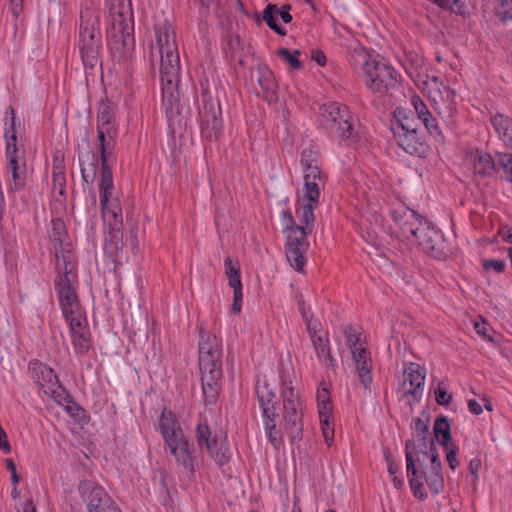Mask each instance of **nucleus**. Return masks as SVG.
I'll use <instances>...</instances> for the list:
<instances>
[{"mask_svg": "<svg viewBox=\"0 0 512 512\" xmlns=\"http://www.w3.org/2000/svg\"><path fill=\"white\" fill-rule=\"evenodd\" d=\"M24 0H10V10L15 17H18L22 12Z\"/></svg>", "mask_w": 512, "mask_h": 512, "instance_id": "680f3d73", "label": "nucleus"}, {"mask_svg": "<svg viewBox=\"0 0 512 512\" xmlns=\"http://www.w3.org/2000/svg\"><path fill=\"white\" fill-rule=\"evenodd\" d=\"M466 162L472 166L474 173L480 176H489L496 169L503 171L490 154L479 150L471 151L466 157Z\"/></svg>", "mask_w": 512, "mask_h": 512, "instance_id": "a878e982", "label": "nucleus"}, {"mask_svg": "<svg viewBox=\"0 0 512 512\" xmlns=\"http://www.w3.org/2000/svg\"><path fill=\"white\" fill-rule=\"evenodd\" d=\"M78 491L88 512H121L108 493L92 480L81 481Z\"/></svg>", "mask_w": 512, "mask_h": 512, "instance_id": "dca6fc26", "label": "nucleus"}, {"mask_svg": "<svg viewBox=\"0 0 512 512\" xmlns=\"http://www.w3.org/2000/svg\"><path fill=\"white\" fill-rule=\"evenodd\" d=\"M483 268L486 271L494 270L497 273H502L505 270V263L498 259H489L483 262Z\"/></svg>", "mask_w": 512, "mask_h": 512, "instance_id": "8fccbe9b", "label": "nucleus"}, {"mask_svg": "<svg viewBox=\"0 0 512 512\" xmlns=\"http://www.w3.org/2000/svg\"><path fill=\"white\" fill-rule=\"evenodd\" d=\"M320 424L323 437L325 438L326 443L330 445L334 437L332 419H320Z\"/></svg>", "mask_w": 512, "mask_h": 512, "instance_id": "09e8293b", "label": "nucleus"}, {"mask_svg": "<svg viewBox=\"0 0 512 512\" xmlns=\"http://www.w3.org/2000/svg\"><path fill=\"white\" fill-rule=\"evenodd\" d=\"M433 4L438 5L442 9L449 10L455 14H464L465 7L462 0H430Z\"/></svg>", "mask_w": 512, "mask_h": 512, "instance_id": "a19ab883", "label": "nucleus"}, {"mask_svg": "<svg viewBox=\"0 0 512 512\" xmlns=\"http://www.w3.org/2000/svg\"><path fill=\"white\" fill-rule=\"evenodd\" d=\"M277 54L279 57H281L283 60H285L287 63H289L293 69L301 68V63L298 59V56L300 55V51L294 50L293 52H290L287 48H280L277 51Z\"/></svg>", "mask_w": 512, "mask_h": 512, "instance_id": "c03bdc74", "label": "nucleus"}, {"mask_svg": "<svg viewBox=\"0 0 512 512\" xmlns=\"http://www.w3.org/2000/svg\"><path fill=\"white\" fill-rule=\"evenodd\" d=\"M56 253L57 276L55 280H62L64 283H78V274L75 256L72 247H63Z\"/></svg>", "mask_w": 512, "mask_h": 512, "instance_id": "b1692460", "label": "nucleus"}, {"mask_svg": "<svg viewBox=\"0 0 512 512\" xmlns=\"http://www.w3.org/2000/svg\"><path fill=\"white\" fill-rule=\"evenodd\" d=\"M289 10H290L289 5H283L281 7V10L277 11L284 23H290L292 20V16L290 15Z\"/></svg>", "mask_w": 512, "mask_h": 512, "instance_id": "69168bd1", "label": "nucleus"}, {"mask_svg": "<svg viewBox=\"0 0 512 512\" xmlns=\"http://www.w3.org/2000/svg\"><path fill=\"white\" fill-rule=\"evenodd\" d=\"M79 38L82 62L85 67L93 69L100 63L101 37L98 16L88 9L81 13Z\"/></svg>", "mask_w": 512, "mask_h": 512, "instance_id": "6e6552de", "label": "nucleus"}, {"mask_svg": "<svg viewBox=\"0 0 512 512\" xmlns=\"http://www.w3.org/2000/svg\"><path fill=\"white\" fill-rule=\"evenodd\" d=\"M97 138L95 147L97 156L87 143L78 146V162L82 179L86 184H92L97 176L98 160L101 163L100 182L105 186L113 182L112 168L116 163V137L118 129L115 121L114 107L109 100H101L97 110Z\"/></svg>", "mask_w": 512, "mask_h": 512, "instance_id": "f03ea898", "label": "nucleus"}, {"mask_svg": "<svg viewBox=\"0 0 512 512\" xmlns=\"http://www.w3.org/2000/svg\"><path fill=\"white\" fill-rule=\"evenodd\" d=\"M411 104L417 113L419 120L422 121L427 131L434 136L441 134L436 118H434L423 102L420 96L413 95L411 97Z\"/></svg>", "mask_w": 512, "mask_h": 512, "instance_id": "c756f323", "label": "nucleus"}, {"mask_svg": "<svg viewBox=\"0 0 512 512\" xmlns=\"http://www.w3.org/2000/svg\"><path fill=\"white\" fill-rule=\"evenodd\" d=\"M391 216L406 240L418 245L423 252L435 258L443 255L438 247L439 232L416 211L405 205H399L391 211Z\"/></svg>", "mask_w": 512, "mask_h": 512, "instance_id": "20e7f679", "label": "nucleus"}, {"mask_svg": "<svg viewBox=\"0 0 512 512\" xmlns=\"http://www.w3.org/2000/svg\"><path fill=\"white\" fill-rule=\"evenodd\" d=\"M69 326L73 348L78 354L87 353L92 347L91 335L87 317H80L66 321Z\"/></svg>", "mask_w": 512, "mask_h": 512, "instance_id": "5701e85b", "label": "nucleus"}, {"mask_svg": "<svg viewBox=\"0 0 512 512\" xmlns=\"http://www.w3.org/2000/svg\"><path fill=\"white\" fill-rule=\"evenodd\" d=\"M242 298V292L234 293L233 304L231 307V310L234 314H238L241 311Z\"/></svg>", "mask_w": 512, "mask_h": 512, "instance_id": "bf43d9fd", "label": "nucleus"}, {"mask_svg": "<svg viewBox=\"0 0 512 512\" xmlns=\"http://www.w3.org/2000/svg\"><path fill=\"white\" fill-rule=\"evenodd\" d=\"M196 438L200 447L205 446L211 458L219 466H223L230 461L231 453L227 442V436L220 431L211 438V432L206 424H198L196 428Z\"/></svg>", "mask_w": 512, "mask_h": 512, "instance_id": "2eb2a0df", "label": "nucleus"}, {"mask_svg": "<svg viewBox=\"0 0 512 512\" xmlns=\"http://www.w3.org/2000/svg\"><path fill=\"white\" fill-rule=\"evenodd\" d=\"M282 220L285 222V227H291L293 225H297L294 221L292 213L289 210H284L281 213Z\"/></svg>", "mask_w": 512, "mask_h": 512, "instance_id": "338daca9", "label": "nucleus"}, {"mask_svg": "<svg viewBox=\"0 0 512 512\" xmlns=\"http://www.w3.org/2000/svg\"><path fill=\"white\" fill-rule=\"evenodd\" d=\"M474 327H475V330L476 332L484 337V338H487L489 339L490 341L492 340L489 336H488V324L486 323V321H484L483 319L481 321H476L474 323Z\"/></svg>", "mask_w": 512, "mask_h": 512, "instance_id": "4d7b16f0", "label": "nucleus"}, {"mask_svg": "<svg viewBox=\"0 0 512 512\" xmlns=\"http://www.w3.org/2000/svg\"><path fill=\"white\" fill-rule=\"evenodd\" d=\"M491 123L499 137L512 147V118L504 114H496L492 117ZM498 164L503 169L504 177L512 182V154L499 155Z\"/></svg>", "mask_w": 512, "mask_h": 512, "instance_id": "412c9836", "label": "nucleus"}, {"mask_svg": "<svg viewBox=\"0 0 512 512\" xmlns=\"http://www.w3.org/2000/svg\"><path fill=\"white\" fill-rule=\"evenodd\" d=\"M312 231L304 229L301 225H293L284 228L286 236V258L290 265L298 272H304L306 264L305 254L308 251L309 243L307 235Z\"/></svg>", "mask_w": 512, "mask_h": 512, "instance_id": "ddd939ff", "label": "nucleus"}, {"mask_svg": "<svg viewBox=\"0 0 512 512\" xmlns=\"http://www.w3.org/2000/svg\"><path fill=\"white\" fill-rule=\"evenodd\" d=\"M170 454L174 456L178 465L188 469L191 473L194 472L193 456L189 444L174 447L170 450Z\"/></svg>", "mask_w": 512, "mask_h": 512, "instance_id": "c9c22d12", "label": "nucleus"}, {"mask_svg": "<svg viewBox=\"0 0 512 512\" xmlns=\"http://www.w3.org/2000/svg\"><path fill=\"white\" fill-rule=\"evenodd\" d=\"M320 195L314 196L313 199L308 194H303V198L306 201L305 204L298 210L300 212L301 222L304 224L302 226L304 229L308 231H312L314 227V210L318 207Z\"/></svg>", "mask_w": 512, "mask_h": 512, "instance_id": "72a5a7b5", "label": "nucleus"}, {"mask_svg": "<svg viewBox=\"0 0 512 512\" xmlns=\"http://www.w3.org/2000/svg\"><path fill=\"white\" fill-rule=\"evenodd\" d=\"M165 76L166 75L161 74V80L163 84V105L165 107V112L169 122V126L173 132H176L177 130H181L182 126L185 124L183 117L179 115L180 101L179 94L177 91L179 74L171 82H169V79Z\"/></svg>", "mask_w": 512, "mask_h": 512, "instance_id": "6ab92c4d", "label": "nucleus"}, {"mask_svg": "<svg viewBox=\"0 0 512 512\" xmlns=\"http://www.w3.org/2000/svg\"><path fill=\"white\" fill-rule=\"evenodd\" d=\"M355 62L359 64V77L372 93L385 94L397 85L395 69L364 49L356 50Z\"/></svg>", "mask_w": 512, "mask_h": 512, "instance_id": "423d86ee", "label": "nucleus"}, {"mask_svg": "<svg viewBox=\"0 0 512 512\" xmlns=\"http://www.w3.org/2000/svg\"><path fill=\"white\" fill-rule=\"evenodd\" d=\"M316 398H317V404L331 402L330 393L326 388L318 389Z\"/></svg>", "mask_w": 512, "mask_h": 512, "instance_id": "052dcab7", "label": "nucleus"}, {"mask_svg": "<svg viewBox=\"0 0 512 512\" xmlns=\"http://www.w3.org/2000/svg\"><path fill=\"white\" fill-rule=\"evenodd\" d=\"M219 114L220 111L211 108L201 115L202 134L209 140H217L222 133L223 125Z\"/></svg>", "mask_w": 512, "mask_h": 512, "instance_id": "bb28decb", "label": "nucleus"}, {"mask_svg": "<svg viewBox=\"0 0 512 512\" xmlns=\"http://www.w3.org/2000/svg\"><path fill=\"white\" fill-rule=\"evenodd\" d=\"M468 408L469 411L475 415H479L483 411L481 405L474 399L468 401Z\"/></svg>", "mask_w": 512, "mask_h": 512, "instance_id": "774afa93", "label": "nucleus"}, {"mask_svg": "<svg viewBox=\"0 0 512 512\" xmlns=\"http://www.w3.org/2000/svg\"><path fill=\"white\" fill-rule=\"evenodd\" d=\"M300 163L304 173L303 194H308L313 199V195H320V186L324 183V174L319 167L318 153L310 148L304 149L301 153Z\"/></svg>", "mask_w": 512, "mask_h": 512, "instance_id": "f3484780", "label": "nucleus"}, {"mask_svg": "<svg viewBox=\"0 0 512 512\" xmlns=\"http://www.w3.org/2000/svg\"><path fill=\"white\" fill-rule=\"evenodd\" d=\"M413 429L419 441H421V443L425 442L427 436L429 435V427L427 423L422 419L417 418L413 422Z\"/></svg>", "mask_w": 512, "mask_h": 512, "instance_id": "de8ad7c7", "label": "nucleus"}, {"mask_svg": "<svg viewBox=\"0 0 512 512\" xmlns=\"http://www.w3.org/2000/svg\"><path fill=\"white\" fill-rule=\"evenodd\" d=\"M311 58L320 66H324L326 64V56L320 50L312 51Z\"/></svg>", "mask_w": 512, "mask_h": 512, "instance_id": "0e129e2a", "label": "nucleus"}, {"mask_svg": "<svg viewBox=\"0 0 512 512\" xmlns=\"http://www.w3.org/2000/svg\"><path fill=\"white\" fill-rule=\"evenodd\" d=\"M201 374L222 375V362L216 360H199Z\"/></svg>", "mask_w": 512, "mask_h": 512, "instance_id": "79ce46f5", "label": "nucleus"}, {"mask_svg": "<svg viewBox=\"0 0 512 512\" xmlns=\"http://www.w3.org/2000/svg\"><path fill=\"white\" fill-rule=\"evenodd\" d=\"M481 468L480 458H473L469 462V471L474 477V481L478 479V473Z\"/></svg>", "mask_w": 512, "mask_h": 512, "instance_id": "13d9d810", "label": "nucleus"}, {"mask_svg": "<svg viewBox=\"0 0 512 512\" xmlns=\"http://www.w3.org/2000/svg\"><path fill=\"white\" fill-rule=\"evenodd\" d=\"M318 405L319 419H332L333 407L332 403H321Z\"/></svg>", "mask_w": 512, "mask_h": 512, "instance_id": "603ef678", "label": "nucleus"}, {"mask_svg": "<svg viewBox=\"0 0 512 512\" xmlns=\"http://www.w3.org/2000/svg\"><path fill=\"white\" fill-rule=\"evenodd\" d=\"M224 267H225V274L228 277H236L237 275H240V268L237 263H233L232 259L230 257H226L224 260Z\"/></svg>", "mask_w": 512, "mask_h": 512, "instance_id": "3c124183", "label": "nucleus"}, {"mask_svg": "<svg viewBox=\"0 0 512 512\" xmlns=\"http://www.w3.org/2000/svg\"><path fill=\"white\" fill-rule=\"evenodd\" d=\"M0 450L5 454L10 453V451H11V446L8 441L7 434L1 425H0Z\"/></svg>", "mask_w": 512, "mask_h": 512, "instance_id": "5fc2aeb1", "label": "nucleus"}, {"mask_svg": "<svg viewBox=\"0 0 512 512\" xmlns=\"http://www.w3.org/2000/svg\"><path fill=\"white\" fill-rule=\"evenodd\" d=\"M346 339L351 352L353 351L354 347H362L360 344L359 335L351 333L350 331H346Z\"/></svg>", "mask_w": 512, "mask_h": 512, "instance_id": "6e6d98bb", "label": "nucleus"}, {"mask_svg": "<svg viewBox=\"0 0 512 512\" xmlns=\"http://www.w3.org/2000/svg\"><path fill=\"white\" fill-rule=\"evenodd\" d=\"M496 10L502 20L512 19V0H496Z\"/></svg>", "mask_w": 512, "mask_h": 512, "instance_id": "a18cd8bd", "label": "nucleus"}, {"mask_svg": "<svg viewBox=\"0 0 512 512\" xmlns=\"http://www.w3.org/2000/svg\"><path fill=\"white\" fill-rule=\"evenodd\" d=\"M29 372L45 395L69 409L67 404L71 402L70 396L52 368L42 362H32L29 364Z\"/></svg>", "mask_w": 512, "mask_h": 512, "instance_id": "9b49d317", "label": "nucleus"}, {"mask_svg": "<svg viewBox=\"0 0 512 512\" xmlns=\"http://www.w3.org/2000/svg\"><path fill=\"white\" fill-rule=\"evenodd\" d=\"M433 430L436 439L443 447L452 444L450 443L451 431L447 417L437 418L434 422Z\"/></svg>", "mask_w": 512, "mask_h": 512, "instance_id": "e433bc0d", "label": "nucleus"}, {"mask_svg": "<svg viewBox=\"0 0 512 512\" xmlns=\"http://www.w3.org/2000/svg\"><path fill=\"white\" fill-rule=\"evenodd\" d=\"M431 457V464L416 469L419 475L411 474V476H408L414 496L422 500L427 497L425 484H427L431 492L435 495L439 494L444 489L442 464L439 455H432Z\"/></svg>", "mask_w": 512, "mask_h": 512, "instance_id": "9d476101", "label": "nucleus"}, {"mask_svg": "<svg viewBox=\"0 0 512 512\" xmlns=\"http://www.w3.org/2000/svg\"><path fill=\"white\" fill-rule=\"evenodd\" d=\"M222 375L201 374V385L204 402L213 404L216 402L220 393V380Z\"/></svg>", "mask_w": 512, "mask_h": 512, "instance_id": "2f4dec72", "label": "nucleus"}, {"mask_svg": "<svg viewBox=\"0 0 512 512\" xmlns=\"http://www.w3.org/2000/svg\"><path fill=\"white\" fill-rule=\"evenodd\" d=\"M435 400L441 406H448L452 402L453 396L446 389L444 382L440 381L434 391Z\"/></svg>", "mask_w": 512, "mask_h": 512, "instance_id": "37998d69", "label": "nucleus"}, {"mask_svg": "<svg viewBox=\"0 0 512 512\" xmlns=\"http://www.w3.org/2000/svg\"><path fill=\"white\" fill-rule=\"evenodd\" d=\"M281 398L283 415L280 419L275 408V391L266 378L258 379L256 394L262 411L263 424L271 444L279 448L282 444L283 434L294 442L300 440L303 432V411L298 393L292 387V381L288 371H282Z\"/></svg>", "mask_w": 512, "mask_h": 512, "instance_id": "f257e3e1", "label": "nucleus"}, {"mask_svg": "<svg viewBox=\"0 0 512 512\" xmlns=\"http://www.w3.org/2000/svg\"><path fill=\"white\" fill-rule=\"evenodd\" d=\"M275 5H268L263 11V20L267 25L279 35H285L286 31L277 23L278 12Z\"/></svg>", "mask_w": 512, "mask_h": 512, "instance_id": "58836bf2", "label": "nucleus"}, {"mask_svg": "<svg viewBox=\"0 0 512 512\" xmlns=\"http://www.w3.org/2000/svg\"><path fill=\"white\" fill-rule=\"evenodd\" d=\"M397 118L391 125V130L397 141V144L410 155H422L425 153L426 145L418 136L417 129L407 118L401 119L403 111L396 112Z\"/></svg>", "mask_w": 512, "mask_h": 512, "instance_id": "4468645a", "label": "nucleus"}, {"mask_svg": "<svg viewBox=\"0 0 512 512\" xmlns=\"http://www.w3.org/2000/svg\"><path fill=\"white\" fill-rule=\"evenodd\" d=\"M102 217L107 228L104 250L113 261H116L123 250V218L122 209L117 199L113 198L114 182L104 185L99 183Z\"/></svg>", "mask_w": 512, "mask_h": 512, "instance_id": "39448f33", "label": "nucleus"}, {"mask_svg": "<svg viewBox=\"0 0 512 512\" xmlns=\"http://www.w3.org/2000/svg\"><path fill=\"white\" fill-rule=\"evenodd\" d=\"M50 238L53 241L55 252L62 250L63 247L66 246L72 247V244L68 240L65 224L60 219L52 221V233Z\"/></svg>", "mask_w": 512, "mask_h": 512, "instance_id": "f704fd0d", "label": "nucleus"}, {"mask_svg": "<svg viewBox=\"0 0 512 512\" xmlns=\"http://www.w3.org/2000/svg\"><path fill=\"white\" fill-rule=\"evenodd\" d=\"M308 332L318 358L328 368L336 367L335 360L331 356L329 340L326 335H316V328L308 325Z\"/></svg>", "mask_w": 512, "mask_h": 512, "instance_id": "c85d7f7f", "label": "nucleus"}, {"mask_svg": "<svg viewBox=\"0 0 512 512\" xmlns=\"http://www.w3.org/2000/svg\"><path fill=\"white\" fill-rule=\"evenodd\" d=\"M320 125L330 135L349 143L355 142L357 133L354 130L352 114L346 105L333 102L321 107Z\"/></svg>", "mask_w": 512, "mask_h": 512, "instance_id": "0eeeda50", "label": "nucleus"}, {"mask_svg": "<svg viewBox=\"0 0 512 512\" xmlns=\"http://www.w3.org/2000/svg\"><path fill=\"white\" fill-rule=\"evenodd\" d=\"M11 115V127L5 133L6 138V170L11 177V182L15 190L24 188L27 180V169L24 150L17 147V137L15 132V116L13 108H9Z\"/></svg>", "mask_w": 512, "mask_h": 512, "instance_id": "1a4fd4ad", "label": "nucleus"}, {"mask_svg": "<svg viewBox=\"0 0 512 512\" xmlns=\"http://www.w3.org/2000/svg\"><path fill=\"white\" fill-rule=\"evenodd\" d=\"M52 174L54 181L59 182V184L65 180L64 156L60 151H56L53 155Z\"/></svg>", "mask_w": 512, "mask_h": 512, "instance_id": "ea45409f", "label": "nucleus"}, {"mask_svg": "<svg viewBox=\"0 0 512 512\" xmlns=\"http://www.w3.org/2000/svg\"><path fill=\"white\" fill-rule=\"evenodd\" d=\"M229 286L233 289L234 293L242 292V283L240 275L229 278Z\"/></svg>", "mask_w": 512, "mask_h": 512, "instance_id": "e2e57ef3", "label": "nucleus"}, {"mask_svg": "<svg viewBox=\"0 0 512 512\" xmlns=\"http://www.w3.org/2000/svg\"><path fill=\"white\" fill-rule=\"evenodd\" d=\"M405 455L407 476H411V474L419 475L416 469L431 464V456L438 455V453L433 441L430 442L429 446L425 442L420 443L417 449L415 442L409 440L405 445Z\"/></svg>", "mask_w": 512, "mask_h": 512, "instance_id": "aec40b11", "label": "nucleus"}, {"mask_svg": "<svg viewBox=\"0 0 512 512\" xmlns=\"http://www.w3.org/2000/svg\"><path fill=\"white\" fill-rule=\"evenodd\" d=\"M258 83L262 89L263 96L267 101L276 99L278 85L271 70L266 66L258 68Z\"/></svg>", "mask_w": 512, "mask_h": 512, "instance_id": "473e14b6", "label": "nucleus"}, {"mask_svg": "<svg viewBox=\"0 0 512 512\" xmlns=\"http://www.w3.org/2000/svg\"><path fill=\"white\" fill-rule=\"evenodd\" d=\"M159 430L164 442L184 434L175 415L166 409L161 412L159 419Z\"/></svg>", "mask_w": 512, "mask_h": 512, "instance_id": "7c9ffc66", "label": "nucleus"}, {"mask_svg": "<svg viewBox=\"0 0 512 512\" xmlns=\"http://www.w3.org/2000/svg\"><path fill=\"white\" fill-rule=\"evenodd\" d=\"M402 388L404 395L420 399L423 393L426 368L418 363L410 362L404 368Z\"/></svg>", "mask_w": 512, "mask_h": 512, "instance_id": "4be33fe9", "label": "nucleus"}, {"mask_svg": "<svg viewBox=\"0 0 512 512\" xmlns=\"http://www.w3.org/2000/svg\"><path fill=\"white\" fill-rule=\"evenodd\" d=\"M222 350L221 342L214 335H209L200 331L199 342V360H216L221 361Z\"/></svg>", "mask_w": 512, "mask_h": 512, "instance_id": "cd10ccee", "label": "nucleus"}, {"mask_svg": "<svg viewBox=\"0 0 512 512\" xmlns=\"http://www.w3.org/2000/svg\"><path fill=\"white\" fill-rule=\"evenodd\" d=\"M186 444H189V443L184 434H182L176 438H171V439L165 441V445L168 447L169 451L174 449V447H180V446H184Z\"/></svg>", "mask_w": 512, "mask_h": 512, "instance_id": "864d4df0", "label": "nucleus"}, {"mask_svg": "<svg viewBox=\"0 0 512 512\" xmlns=\"http://www.w3.org/2000/svg\"><path fill=\"white\" fill-rule=\"evenodd\" d=\"M58 302L65 321L86 316L77 293L78 283L54 281Z\"/></svg>", "mask_w": 512, "mask_h": 512, "instance_id": "a211bd4d", "label": "nucleus"}, {"mask_svg": "<svg viewBox=\"0 0 512 512\" xmlns=\"http://www.w3.org/2000/svg\"><path fill=\"white\" fill-rule=\"evenodd\" d=\"M351 354L362 386L365 389L370 388L372 383V361L369 352L364 347H354Z\"/></svg>", "mask_w": 512, "mask_h": 512, "instance_id": "393cba45", "label": "nucleus"}, {"mask_svg": "<svg viewBox=\"0 0 512 512\" xmlns=\"http://www.w3.org/2000/svg\"><path fill=\"white\" fill-rule=\"evenodd\" d=\"M446 452V461L452 470L459 467L460 462L457 458L458 447L455 444L444 446Z\"/></svg>", "mask_w": 512, "mask_h": 512, "instance_id": "49530a36", "label": "nucleus"}, {"mask_svg": "<svg viewBox=\"0 0 512 512\" xmlns=\"http://www.w3.org/2000/svg\"><path fill=\"white\" fill-rule=\"evenodd\" d=\"M428 98L437 114L448 124L454 123L457 112L456 92L434 77L427 83Z\"/></svg>", "mask_w": 512, "mask_h": 512, "instance_id": "f8f14e48", "label": "nucleus"}, {"mask_svg": "<svg viewBox=\"0 0 512 512\" xmlns=\"http://www.w3.org/2000/svg\"><path fill=\"white\" fill-rule=\"evenodd\" d=\"M111 33L116 41H122L124 45L126 44V41L130 38L128 24H123L121 14L113 16Z\"/></svg>", "mask_w": 512, "mask_h": 512, "instance_id": "4c0bfd02", "label": "nucleus"}, {"mask_svg": "<svg viewBox=\"0 0 512 512\" xmlns=\"http://www.w3.org/2000/svg\"><path fill=\"white\" fill-rule=\"evenodd\" d=\"M149 41L152 59H160V73L171 82L180 74V57L175 29L163 12L155 14Z\"/></svg>", "mask_w": 512, "mask_h": 512, "instance_id": "7ed1b4c3", "label": "nucleus"}]
</instances>
